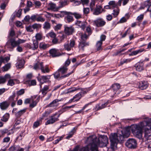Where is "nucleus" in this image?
I'll return each instance as SVG.
<instances>
[{
  "instance_id": "obj_44",
  "label": "nucleus",
  "mask_w": 151,
  "mask_h": 151,
  "mask_svg": "<svg viewBox=\"0 0 151 151\" xmlns=\"http://www.w3.org/2000/svg\"><path fill=\"white\" fill-rule=\"evenodd\" d=\"M109 4L112 9H114L117 6V4L116 3L115 1H110Z\"/></svg>"
},
{
  "instance_id": "obj_26",
  "label": "nucleus",
  "mask_w": 151,
  "mask_h": 151,
  "mask_svg": "<svg viewBox=\"0 0 151 151\" xmlns=\"http://www.w3.org/2000/svg\"><path fill=\"white\" fill-rule=\"evenodd\" d=\"M43 65V63L38 62L37 63L35 64L33 66V68L36 70L39 69H41Z\"/></svg>"
},
{
  "instance_id": "obj_3",
  "label": "nucleus",
  "mask_w": 151,
  "mask_h": 151,
  "mask_svg": "<svg viewBox=\"0 0 151 151\" xmlns=\"http://www.w3.org/2000/svg\"><path fill=\"white\" fill-rule=\"evenodd\" d=\"M95 136V138L93 140V144L94 146H96V150H98V146L100 147H103L106 146L108 144V138L106 136L104 135H100L98 138L95 135H93L89 136V137H92Z\"/></svg>"
},
{
  "instance_id": "obj_27",
  "label": "nucleus",
  "mask_w": 151,
  "mask_h": 151,
  "mask_svg": "<svg viewBox=\"0 0 151 151\" xmlns=\"http://www.w3.org/2000/svg\"><path fill=\"white\" fill-rule=\"evenodd\" d=\"M145 51V50L144 48L140 49L135 51H132L131 53L129 54V55L130 56L135 55L138 54L140 53Z\"/></svg>"
},
{
  "instance_id": "obj_15",
  "label": "nucleus",
  "mask_w": 151,
  "mask_h": 151,
  "mask_svg": "<svg viewBox=\"0 0 151 151\" xmlns=\"http://www.w3.org/2000/svg\"><path fill=\"white\" fill-rule=\"evenodd\" d=\"M120 85L118 83H115L113 84L112 86V89L113 90V94L111 95V96L113 97L114 96L115 94L116 93L118 90L120 89Z\"/></svg>"
},
{
  "instance_id": "obj_7",
  "label": "nucleus",
  "mask_w": 151,
  "mask_h": 151,
  "mask_svg": "<svg viewBox=\"0 0 151 151\" xmlns=\"http://www.w3.org/2000/svg\"><path fill=\"white\" fill-rule=\"evenodd\" d=\"M125 145L129 149H134L137 147V141L134 139L129 138L126 142Z\"/></svg>"
},
{
  "instance_id": "obj_50",
  "label": "nucleus",
  "mask_w": 151,
  "mask_h": 151,
  "mask_svg": "<svg viewBox=\"0 0 151 151\" xmlns=\"http://www.w3.org/2000/svg\"><path fill=\"white\" fill-rule=\"evenodd\" d=\"M29 86H35L36 84V82L35 80H33L27 81Z\"/></svg>"
},
{
  "instance_id": "obj_33",
  "label": "nucleus",
  "mask_w": 151,
  "mask_h": 151,
  "mask_svg": "<svg viewBox=\"0 0 151 151\" xmlns=\"http://www.w3.org/2000/svg\"><path fill=\"white\" fill-rule=\"evenodd\" d=\"M36 40L38 42L42 40L43 38V34L42 32H39L37 33L35 35Z\"/></svg>"
},
{
  "instance_id": "obj_57",
  "label": "nucleus",
  "mask_w": 151,
  "mask_h": 151,
  "mask_svg": "<svg viewBox=\"0 0 151 151\" xmlns=\"http://www.w3.org/2000/svg\"><path fill=\"white\" fill-rule=\"evenodd\" d=\"M45 20V19L41 16L39 17L36 18V20L37 22H44Z\"/></svg>"
},
{
  "instance_id": "obj_49",
  "label": "nucleus",
  "mask_w": 151,
  "mask_h": 151,
  "mask_svg": "<svg viewBox=\"0 0 151 151\" xmlns=\"http://www.w3.org/2000/svg\"><path fill=\"white\" fill-rule=\"evenodd\" d=\"M62 26V24H58L54 27V29L55 31H58L59 30H60Z\"/></svg>"
},
{
  "instance_id": "obj_29",
  "label": "nucleus",
  "mask_w": 151,
  "mask_h": 151,
  "mask_svg": "<svg viewBox=\"0 0 151 151\" xmlns=\"http://www.w3.org/2000/svg\"><path fill=\"white\" fill-rule=\"evenodd\" d=\"M24 63L23 60H19L17 62L16 64V66L17 68H23L24 65Z\"/></svg>"
},
{
  "instance_id": "obj_60",
  "label": "nucleus",
  "mask_w": 151,
  "mask_h": 151,
  "mask_svg": "<svg viewBox=\"0 0 151 151\" xmlns=\"http://www.w3.org/2000/svg\"><path fill=\"white\" fill-rule=\"evenodd\" d=\"M40 121H37L34 122L33 125V128H37L40 125Z\"/></svg>"
},
{
  "instance_id": "obj_39",
  "label": "nucleus",
  "mask_w": 151,
  "mask_h": 151,
  "mask_svg": "<svg viewBox=\"0 0 151 151\" xmlns=\"http://www.w3.org/2000/svg\"><path fill=\"white\" fill-rule=\"evenodd\" d=\"M129 0H119L117 4L119 6H120L121 5L122 1H123V5L124 6L128 3Z\"/></svg>"
},
{
  "instance_id": "obj_36",
  "label": "nucleus",
  "mask_w": 151,
  "mask_h": 151,
  "mask_svg": "<svg viewBox=\"0 0 151 151\" xmlns=\"http://www.w3.org/2000/svg\"><path fill=\"white\" fill-rule=\"evenodd\" d=\"M11 65L10 63H9L6 64L2 68V70L3 71H7L11 68Z\"/></svg>"
},
{
  "instance_id": "obj_17",
  "label": "nucleus",
  "mask_w": 151,
  "mask_h": 151,
  "mask_svg": "<svg viewBox=\"0 0 151 151\" xmlns=\"http://www.w3.org/2000/svg\"><path fill=\"white\" fill-rule=\"evenodd\" d=\"M33 45L32 46L30 44L27 45V47L30 49L33 50H35L38 48V42L37 40H35V39L33 40Z\"/></svg>"
},
{
  "instance_id": "obj_2",
  "label": "nucleus",
  "mask_w": 151,
  "mask_h": 151,
  "mask_svg": "<svg viewBox=\"0 0 151 151\" xmlns=\"http://www.w3.org/2000/svg\"><path fill=\"white\" fill-rule=\"evenodd\" d=\"M151 124V118H146L138 124H134L131 126L132 133L135 137L140 139L142 137V129L147 126Z\"/></svg>"
},
{
  "instance_id": "obj_25",
  "label": "nucleus",
  "mask_w": 151,
  "mask_h": 151,
  "mask_svg": "<svg viewBox=\"0 0 151 151\" xmlns=\"http://www.w3.org/2000/svg\"><path fill=\"white\" fill-rule=\"evenodd\" d=\"M10 76L9 74H7L5 75L4 77H0V84L5 83L6 81V79L10 78Z\"/></svg>"
},
{
  "instance_id": "obj_8",
  "label": "nucleus",
  "mask_w": 151,
  "mask_h": 151,
  "mask_svg": "<svg viewBox=\"0 0 151 151\" xmlns=\"http://www.w3.org/2000/svg\"><path fill=\"white\" fill-rule=\"evenodd\" d=\"M19 45L17 41L12 38L10 39L7 42L6 46L7 48L13 50L14 48Z\"/></svg>"
},
{
  "instance_id": "obj_43",
  "label": "nucleus",
  "mask_w": 151,
  "mask_h": 151,
  "mask_svg": "<svg viewBox=\"0 0 151 151\" xmlns=\"http://www.w3.org/2000/svg\"><path fill=\"white\" fill-rule=\"evenodd\" d=\"M15 93L14 92L13 93V94L10 96L9 97V98L8 101V103H9V104L12 101H14V98H15Z\"/></svg>"
},
{
  "instance_id": "obj_45",
  "label": "nucleus",
  "mask_w": 151,
  "mask_h": 151,
  "mask_svg": "<svg viewBox=\"0 0 151 151\" xmlns=\"http://www.w3.org/2000/svg\"><path fill=\"white\" fill-rule=\"evenodd\" d=\"M78 89L77 88L75 87H72L68 89L67 90V91L66 92V93H70L72 92L77 90Z\"/></svg>"
},
{
  "instance_id": "obj_22",
  "label": "nucleus",
  "mask_w": 151,
  "mask_h": 151,
  "mask_svg": "<svg viewBox=\"0 0 151 151\" xmlns=\"http://www.w3.org/2000/svg\"><path fill=\"white\" fill-rule=\"evenodd\" d=\"M9 105V103H8L7 101H5L0 103V107L2 110H4L7 109Z\"/></svg>"
},
{
  "instance_id": "obj_13",
  "label": "nucleus",
  "mask_w": 151,
  "mask_h": 151,
  "mask_svg": "<svg viewBox=\"0 0 151 151\" xmlns=\"http://www.w3.org/2000/svg\"><path fill=\"white\" fill-rule=\"evenodd\" d=\"M94 24L97 27H99L104 26L106 23V22L102 18H98L93 22Z\"/></svg>"
},
{
  "instance_id": "obj_31",
  "label": "nucleus",
  "mask_w": 151,
  "mask_h": 151,
  "mask_svg": "<svg viewBox=\"0 0 151 151\" xmlns=\"http://www.w3.org/2000/svg\"><path fill=\"white\" fill-rule=\"evenodd\" d=\"M26 109H24L22 110H21L18 112H15V115L17 117H19L22 115L26 111Z\"/></svg>"
},
{
  "instance_id": "obj_21",
  "label": "nucleus",
  "mask_w": 151,
  "mask_h": 151,
  "mask_svg": "<svg viewBox=\"0 0 151 151\" xmlns=\"http://www.w3.org/2000/svg\"><path fill=\"white\" fill-rule=\"evenodd\" d=\"M135 67L136 70L139 71H141L144 70V64L142 62H139L137 63Z\"/></svg>"
},
{
  "instance_id": "obj_54",
  "label": "nucleus",
  "mask_w": 151,
  "mask_h": 151,
  "mask_svg": "<svg viewBox=\"0 0 151 151\" xmlns=\"http://www.w3.org/2000/svg\"><path fill=\"white\" fill-rule=\"evenodd\" d=\"M37 103V102L32 100V103L29 105L30 107L32 108L36 106Z\"/></svg>"
},
{
  "instance_id": "obj_42",
  "label": "nucleus",
  "mask_w": 151,
  "mask_h": 151,
  "mask_svg": "<svg viewBox=\"0 0 151 151\" xmlns=\"http://www.w3.org/2000/svg\"><path fill=\"white\" fill-rule=\"evenodd\" d=\"M10 57H5L4 58L2 57L0 58V59L3 63H5L7 62L10 60Z\"/></svg>"
},
{
  "instance_id": "obj_48",
  "label": "nucleus",
  "mask_w": 151,
  "mask_h": 151,
  "mask_svg": "<svg viewBox=\"0 0 151 151\" xmlns=\"http://www.w3.org/2000/svg\"><path fill=\"white\" fill-rule=\"evenodd\" d=\"M75 129V128H73V130L69 133L68 135L66 137V139H69L71 137L73 136L74 133Z\"/></svg>"
},
{
  "instance_id": "obj_30",
  "label": "nucleus",
  "mask_w": 151,
  "mask_h": 151,
  "mask_svg": "<svg viewBox=\"0 0 151 151\" xmlns=\"http://www.w3.org/2000/svg\"><path fill=\"white\" fill-rule=\"evenodd\" d=\"M60 101H61V100H58V99H55L52 102L48 104L47 106L48 107H51L57 106L58 105H56L57 103Z\"/></svg>"
},
{
  "instance_id": "obj_58",
  "label": "nucleus",
  "mask_w": 151,
  "mask_h": 151,
  "mask_svg": "<svg viewBox=\"0 0 151 151\" xmlns=\"http://www.w3.org/2000/svg\"><path fill=\"white\" fill-rule=\"evenodd\" d=\"M70 63V60L69 58H68L67 60L65 62L64 65L63 66H65L67 68V67L69 66Z\"/></svg>"
},
{
  "instance_id": "obj_40",
  "label": "nucleus",
  "mask_w": 151,
  "mask_h": 151,
  "mask_svg": "<svg viewBox=\"0 0 151 151\" xmlns=\"http://www.w3.org/2000/svg\"><path fill=\"white\" fill-rule=\"evenodd\" d=\"M9 117V113H6L3 116L1 120L3 122H6L8 121Z\"/></svg>"
},
{
  "instance_id": "obj_61",
  "label": "nucleus",
  "mask_w": 151,
  "mask_h": 151,
  "mask_svg": "<svg viewBox=\"0 0 151 151\" xmlns=\"http://www.w3.org/2000/svg\"><path fill=\"white\" fill-rule=\"evenodd\" d=\"M8 132L9 131L8 129H3L1 130V132L2 136L4 135V134L6 133H8Z\"/></svg>"
},
{
  "instance_id": "obj_14",
  "label": "nucleus",
  "mask_w": 151,
  "mask_h": 151,
  "mask_svg": "<svg viewBox=\"0 0 151 151\" xmlns=\"http://www.w3.org/2000/svg\"><path fill=\"white\" fill-rule=\"evenodd\" d=\"M64 32L67 35H69L72 34L74 31V28L72 26L68 27L64 26Z\"/></svg>"
},
{
  "instance_id": "obj_37",
  "label": "nucleus",
  "mask_w": 151,
  "mask_h": 151,
  "mask_svg": "<svg viewBox=\"0 0 151 151\" xmlns=\"http://www.w3.org/2000/svg\"><path fill=\"white\" fill-rule=\"evenodd\" d=\"M82 93H79L74 96L73 98L74 99H76L73 101H77L82 97Z\"/></svg>"
},
{
  "instance_id": "obj_11",
  "label": "nucleus",
  "mask_w": 151,
  "mask_h": 151,
  "mask_svg": "<svg viewBox=\"0 0 151 151\" xmlns=\"http://www.w3.org/2000/svg\"><path fill=\"white\" fill-rule=\"evenodd\" d=\"M76 45L75 41L73 39L70 40V42H68L64 45V49L68 51H70L71 49L73 47Z\"/></svg>"
},
{
  "instance_id": "obj_5",
  "label": "nucleus",
  "mask_w": 151,
  "mask_h": 151,
  "mask_svg": "<svg viewBox=\"0 0 151 151\" xmlns=\"http://www.w3.org/2000/svg\"><path fill=\"white\" fill-rule=\"evenodd\" d=\"M96 137L93 136L92 137H88L87 141L88 144L86 147H83L80 150V151H99L96 150V146H94L93 144V140Z\"/></svg>"
},
{
  "instance_id": "obj_41",
  "label": "nucleus",
  "mask_w": 151,
  "mask_h": 151,
  "mask_svg": "<svg viewBox=\"0 0 151 151\" xmlns=\"http://www.w3.org/2000/svg\"><path fill=\"white\" fill-rule=\"evenodd\" d=\"M119 9L118 7H116V9H114L113 11L112 14L114 17H116L119 14Z\"/></svg>"
},
{
  "instance_id": "obj_62",
  "label": "nucleus",
  "mask_w": 151,
  "mask_h": 151,
  "mask_svg": "<svg viewBox=\"0 0 151 151\" xmlns=\"http://www.w3.org/2000/svg\"><path fill=\"white\" fill-rule=\"evenodd\" d=\"M60 6H59V8H60L63 7L64 6L67 5V2L66 1H62L60 2Z\"/></svg>"
},
{
  "instance_id": "obj_38",
  "label": "nucleus",
  "mask_w": 151,
  "mask_h": 151,
  "mask_svg": "<svg viewBox=\"0 0 151 151\" xmlns=\"http://www.w3.org/2000/svg\"><path fill=\"white\" fill-rule=\"evenodd\" d=\"M42 27L41 24H40L35 23L32 25V28L34 29H36L37 30H38L40 29Z\"/></svg>"
},
{
  "instance_id": "obj_6",
  "label": "nucleus",
  "mask_w": 151,
  "mask_h": 151,
  "mask_svg": "<svg viewBox=\"0 0 151 151\" xmlns=\"http://www.w3.org/2000/svg\"><path fill=\"white\" fill-rule=\"evenodd\" d=\"M81 40L78 45V47L80 50H84V47L89 45L88 42H86L87 39L88 38V36L86 34H83L81 35Z\"/></svg>"
},
{
  "instance_id": "obj_32",
  "label": "nucleus",
  "mask_w": 151,
  "mask_h": 151,
  "mask_svg": "<svg viewBox=\"0 0 151 151\" xmlns=\"http://www.w3.org/2000/svg\"><path fill=\"white\" fill-rule=\"evenodd\" d=\"M41 71L42 73H48L50 71V69L47 66L44 67L43 65L41 68Z\"/></svg>"
},
{
  "instance_id": "obj_12",
  "label": "nucleus",
  "mask_w": 151,
  "mask_h": 151,
  "mask_svg": "<svg viewBox=\"0 0 151 151\" xmlns=\"http://www.w3.org/2000/svg\"><path fill=\"white\" fill-rule=\"evenodd\" d=\"M50 78V76H42L39 77H37V79L38 81L41 84H42L44 83H45L47 82H50V83L51 81L49 80Z\"/></svg>"
},
{
  "instance_id": "obj_63",
  "label": "nucleus",
  "mask_w": 151,
  "mask_h": 151,
  "mask_svg": "<svg viewBox=\"0 0 151 151\" xmlns=\"http://www.w3.org/2000/svg\"><path fill=\"white\" fill-rule=\"evenodd\" d=\"M15 35V33L14 31L12 29L9 33V36L12 37H13Z\"/></svg>"
},
{
  "instance_id": "obj_24",
  "label": "nucleus",
  "mask_w": 151,
  "mask_h": 151,
  "mask_svg": "<svg viewBox=\"0 0 151 151\" xmlns=\"http://www.w3.org/2000/svg\"><path fill=\"white\" fill-rule=\"evenodd\" d=\"M49 47V44H46L44 42H40L39 45V48L41 50H45Z\"/></svg>"
},
{
  "instance_id": "obj_34",
  "label": "nucleus",
  "mask_w": 151,
  "mask_h": 151,
  "mask_svg": "<svg viewBox=\"0 0 151 151\" xmlns=\"http://www.w3.org/2000/svg\"><path fill=\"white\" fill-rule=\"evenodd\" d=\"M102 44V42L101 41H98L96 44V48L97 51L101 50L102 49L101 46Z\"/></svg>"
},
{
  "instance_id": "obj_64",
  "label": "nucleus",
  "mask_w": 151,
  "mask_h": 151,
  "mask_svg": "<svg viewBox=\"0 0 151 151\" xmlns=\"http://www.w3.org/2000/svg\"><path fill=\"white\" fill-rule=\"evenodd\" d=\"M17 146H12L10 147L9 149V151H15L16 150Z\"/></svg>"
},
{
  "instance_id": "obj_16",
  "label": "nucleus",
  "mask_w": 151,
  "mask_h": 151,
  "mask_svg": "<svg viewBox=\"0 0 151 151\" xmlns=\"http://www.w3.org/2000/svg\"><path fill=\"white\" fill-rule=\"evenodd\" d=\"M49 53L52 57H55L61 55L59 50L55 48L49 50Z\"/></svg>"
},
{
  "instance_id": "obj_51",
  "label": "nucleus",
  "mask_w": 151,
  "mask_h": 151,
  "mask_svg": "<svg viewBox=\"0 0 151 151\" xmlns=\"http://www.w3.org/2000/svg\"><path fill=\"white\" fill-rule=\"evenodd\" d=\"M73 15H74L76 18L78 19L81 17V15L77 12L72 13Z\"/></svg>"
},
{
  "instance_id": "obj_10",
  "label": "nucleus",
  "mask_w": 151,
  "mask_h": 151,
  "mask_svg": "<svg viewBox=\"0 0 151 151\" xmlns=\"http://www.w3.org/2000/svg\"><path fill=\"white\" fill-rule=\"evenodd\" d=\"M60 12L62 14L66 15L65 19L68 23L72 22L74 21V19L72 16L73 15L72 12L65 11H61Z\"/></svg>"
},
{
  "instance_id": "obj_20",
  "label": "nucleus",
  "mask_w": 151,
  "mask_h": 151,
  "mask_svg": "<svg viewBox=\"0 0 151 151\" xmlns=\"http://www.w3.org/2000/svg\"><path fill=\"white\" fill-rule=\"evenodd\" d=\"M149 84L146 81H142L140 82L139 86V88L141 90H144L147 88Z\"/></svg>"
},
{
  "instance_id": "obj_35",
  "label": "nucleus",
  "mask_w": 151,
  "mask_h": 151,
  "mask_svg": "<svg viewBox=\"0 0 151 151\" xmlns=\"http://www.w3.org/2000/svg\"><path fill=\"white\" fill-rule=\"evenodd\" d=\"M51 28V24L48 22H45L43 24V28L45 30H47Z\"/></svg>"
},
{
  "instance_id": "obj_47",
  "label": "nucleus",
  "mask_w": 151,
  "mask_h": 151,
  "mask_svg": "<svg viewBox=\"0 0 151 151\" xmlns=\"http://www.w3.org/2000/svg\"><path fill=\"white\" fill-rule=\"evenodd\" d=\"M150 1V0H148L145 1L143 4L142 6L141 7V8L142 9H144L147 6H148L149 5V3Z\"/></svg>"
},
{
  "instance_id": "obj_1",
  "label": "nucleus",
  "mask_w": 151,
  "mask_h": 151,
  "mask_svg": "<svg viewBox=\"0 0 151 151\" xmlns=\"http://www.w3.org/2000/svg\"><path fill=\"white\" fill-rule=\"evenodd\" d=\"M130 131L131 126L124 127L122 130L119 131L117 133H111L109 137L111 149H115L119 142L123 141L125 137H128L130 134Z\"/></svg>"
},
{
  "instance_id": "obj_19",
  "label": "nucleus",
  "mask_w": 151,
  "mask_h": 151,
  "mask_svg": "<svg viewBox=\"0 0 151 151\" xmlns=\"http://www.w3.org/2000/svg\"><path fill=\"white\" fill-rule=\"evenodd\" d=\"M75 24L76 25L82 29L84 30L86 28V23L85 22H82L77 20L75 23Z\"/></svg>"
},
{
  "instance_id": "obj_9",
  "label": "nucleus",
  "mask_w": 151,
  "mask_h": 151,
  "mask_svg": "<svg viewBox=\"0 0 151 151\" xmlns=\"http://www.w3.org/2000/svg\"><path fill=\"white\" fill-rule=\"evenodd\" d=\"M60 114H58L56 113L50 116V119L47 120L45 123V124L47 125L49 124H52L58 121L59 120L58 118Z\"/></svg>"
},
{
  "instance_id": "obj_18",
  "label": "nucleus",
  "mask_w": 151,
  "mask_h": 151,
  "mask_svg": "<svg viewBox=\"0 0 151 151\" xmlns=\"http://www.w3.org/2000/svg\"><path fill=\"white\" fill-rule=\"evenodd\" d=\"M48 9L52 11H57L59 9V7L56 6L55 4L50 2L48 4Z\"/></svg>"
},
{
  "instance_id": "obj_53",
  "label": "nucleus",
  "mask_w": 151,
  "mask_h": 151,
  "mask_svg": "<svg viewBox=\"0 0 151 151\" xmlns=\"http://www.w3.org/2000/svg\"><path fill=\"white\" fill-rule=\"evenodd\" d=\"M24 89H22L17 91V94L18 96H20L24 94Z\"/></svg>"
},
{
  "instance_id": "obj_59",
  "label": "nucleus",
  "mask_w": 151,
  "mask_h": 151,
  "mask_svg": "<svg viewBox=\"0 0 151 151\" xmlns=\"http://www.w3.org/2000/svg\"><path fill=\"white\" fill-rule=\"evenodd\" d=\"M83 12L84 14H87L89 13V9L88 8H84Z\"/></svg>"
},
{
  "instance_id": "obj_46",
  "label": "nucleus",
  "mask_w": 151,
  "mask_h": 151,
  "mask_svg": "<svg viewBox=\"0 0 151 151\" xmlns=\"http://www.w3.org/2000/svg\"><path fill=\"white\" fill-rule=\"evenodd\" d=\"M22 9H19L17 12H15L14 14H16V16L18 17H20L22 14Z\"/></svg>"
},
{
  "instance_id": "obj_4",
  "label": "nucleus",
  "mask_w": 151,
  "mask_h": 151,
  "mask_svg": "<svg viewBox=\"0 0 151 151\" xmlns=\"http://www.w3.org/2000/svg\"><path fill=\"white\" fill-rule=\"evenodd\" d=\"M68 70V68L65 66H63L60 68L57 71L53 74L55 78V79L58 78L59 80L68 77L73 72V70L71 72L67 74L64 75V74L67 72Z\"/></svg>"
},
{
  "instance_id": "obj_52",
  "label": "nucleus",
  "mask_w": 151,
  "mask_h": 151,
  "mask_svg": "<svg viewBox=\"0 0 151 151\" xmlns=\"http://www.w3.org/2000/svg\"><path fill=\"white\" fill-rule=\"evenodd\" d=\"M95 5V1L94 0H91L90 4V8L91 11L94 9V7Z\"/></svg>"
},
{
  "instance_id": "obj_23",
  "label": "nucleus",
  "mask_w": 151,
  "mask_h": 151,
  "mask_svg": "<svg viewBox=\"0 0 151 151\" xmlns=\"http://www.w3.org/2000/svg\"><path fill=\"white\" fill-rule=\"evenodd\" d=\"M102 7L101 6H96V8L94 9V12L93 13L94 14L98 15L102 12Z\"/></svg>"
},
{
  "instance_id": "obj_28",
  "label": "nucleus",
  "mask_w": 151,
  "mask_h": 151,
  "mask_svg": "<svg viewBox=\"0 0 151 151\" xmlns=\"http://www.w3.org/2000/svg\"><path fill=\"white\" fill-rule=\"evenodd\" d=\"M49 88V86L45 85L44 86L43 88L41 90L42 94L45 96L48 91V90Z\"/></svg>"
},
{
  "instance_id": "obj_55",
  "label": "nucleus",
  "mask_w": 151,
  "mask_h": 151,
  "mask_svg": "<svg viewBox=\"0 0 151 151\" xmlns=\"http://www.w3.org/2000/svg\"><path fill=\"white\" fill-rule=\"evenodd\" d=\"M144 15L143 14H140L139 16H138L137 18V20L140 22L143 20L144 18Z\"/></svg>"
},
{
  "instance_id": "obj_56",
  "label": "nucleus",
  "mask_w": 151,
  "mask_h": 151,
  "mask_svg": "<svg viewBox=\"0 0 151 151\" xmlns=\"http://www.w3.org/2000/svg\"><path fill=\"white\" fill-rule=\"evenodd\" d=\"M15 84L13 79H10L8 81L7 85L10 86H13Z\"/></svg>"
}]
</instances>
